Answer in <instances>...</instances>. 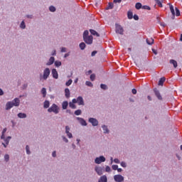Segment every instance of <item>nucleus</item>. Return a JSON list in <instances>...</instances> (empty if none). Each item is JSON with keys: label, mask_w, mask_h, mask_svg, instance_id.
Masks as SVG:
<instances>
[{"label": "nucleus", "mask_w": 182, "mask_h": 182, "mask_svg": "<svg viewBox=\"0 0 182 182\" xmlns=\"http://www.w3.org/2000/svg\"><path fill=\"white\" fill-rule=\"evenodd\" d=\"M74 114H75V116H80V114H82V109L75 110Z\"/></svg>", "instance_id": "35"}, {"label": "nucleus", "mask_w": 182, "mask_h": 182, "mask_svg": "<svg viewBox=\"0 0 182 182\" xmlns=\"http://www.w3.org/2000/svg\"><path fill=\"white\" fill-rule=\"evenodd\" d=\"M102 130H103V133L104 134H109V133H110V130L109 129V127H107V125L106 124H102L101 126Z\"/></svg>", "instance_id": "12"}, {"label": "nucleus", "mask_w": 182, "mask_h": 182, "mask_svg": "<svg viewBox=\"0 0 182 182\" xmlns=\"http://www.w3.org/2000/svg\"><path fill=\"white\" fill-rule=\"evenodd\" d=\"M90 32L91 35H93L94 36H97V37L100 36V35L98 34L97 32L93 29H90Z\"/></svg>", "instance_id": "26"}, {"label": "nucleus", "mask_w": 182, "mask_h": 182, "mask_svg": "<svg viewBox=\"0 0 182 182\" xmlns=\"http://www.w3.org/2000/svg\"><path fill=\"white\" fill-rule=\"evenodd\" d=\"M169 8L172 15H176V11H174V6H173L171 4H169Z\"/></svg>", "instance_id": "33"}, {"label": "nucleus", "mask_w": 182, "mask_h": 182, "mask_svg": "<svg viewBox=\"0 0 182 182\" xmlns=\"http://www.w3.org/2000/svg\"><path fill=\"white\" fill-rule=\"evenodd\" d=\"M170 63L171 65H173L175 68L178 66L177 61H176V60H170Z\"/></svg>", "instance_id": "27"}, {"label": "nucleus", "mask_w": 182, "mask_h": 182, "mask_svg": "<svg viewBox=\"0 0 182 182\" xmlns=\"http://www.w3.org/2000/svg\"><path fill=\"white\" fill-rule=\"evenodd\" d=\"M50 75V69L49 68H46L44 69L43 74L40 75V80H48V77H49Z\"/></svg>", "instance_id": "1"}, {"label": "nucleus", "mask_w": 182, "mask_h": 182, "mask_svg": "<svg viewBox=\"0 0 182 182\" xmlns=\"http://www.w3.org/2000/svg\"><path fill=\"white\" fill-rule=\"evenodd\" d=\"M59 106L56 104H53L48 109V113H54L55 114H58L59 113Z\"/></svg>", "instance_id": "2"}, {"label": "nucleus", "mask_w": 182, "mask_h": 182, "mask_svg": "<svg viewBox=\"0 0 182 182\" xmlns=\"http://www.w3.org/2000/svg\"><path fill=\"white\" fill-rule=\"evenodd\" d=\"M26 153L28 154V156L31 155V147L29 145L26 146Z\"/></svg>", "instance_id": "29"}, {"label": "nucleus", "mask_w": 182, "mask_h": 182, "mask_svg": "<svg viewBox=\"0 0 182 182\" xmlns=\"http://www.w3.org/2000/svg\"><path fill=\"white\" fill-rule=\"evenodd\" d=\"M68 132H70V127H69V126H65V133Z\"/></svg>", "instance_id": "58"}, {"label": "nucleus", "mask_w": 182, "mask_h": 182, "mask_svg": "<svg viewBox=\"0 0 182 182\" xmlns=\"http://www.w3.org/2000/svg\"><path fill=\"white\" fill-rule=\"evenodd\" d=\"M142 9H146L147 11H150L151 8L149 6H143Z\"/></svg>", "instance_id": "52"}, {"label": "nucleus", "mask_w": 182, "mask_h": 182, "mask_svg": "<svg viewBox=\"0 0 182 182\" xmlns=\"http://www.w3.org/2000/svg\"><path fill=\"white\" fill-rule=\"evenodd\" d=\"M112 170H117V168H119V166L118 165H112Z\"/></svg>", "instance_id": "53"}, {"label": "nucleus", "mask_w": 182, "mask_h": 182, "mask_svg": "<svg viewBox=\"0 0 182 182\" xmlns=\"http://www.w3.org/2000/svg\"><path fill=\"white\" fill-rule=\"evenodd\" d=\"M127 16H128V19H133V12L128 11Z\"/></svg>", "instance_id": "36"}, {"label": "nucleus", "mask_w": 182, "mask_h": 182, "mask_svg": "<svg viewBox=\"0 0 182 182\" xmlns=\"http://www.w3.org/2000/svg\"><path fill=\"white\" fill-rule=\"evenodd\" d=\"M68 106H69V102H68V101H64L62 103V109L63 110H66V109H68Z\"/></svg>", "instance_id": "19"}, {"label": "nucleus", "mask_w": 182, "mask_h": 182, "mask_svg": "<svg viewBox=\"0 0 182 182\" xmlns=\"http://www.w3.org/2000/svg\"><path fill=\"white\" fill-rule=\"evenodd\" d=\"M71 103H74V104L77 103V99L76 98L73 99Z\"/></svg>", "instance_id": "60"}, {"label": "nucleus", "mask_w": 182, "mask_h": 182, "mask_svg": "<svg viewBox=\"0 0 182 182\" xmlns=\"http://www.w3.org/2000/svg\"><path fill=\"white\" fill-rule=\"evenodd\" d=\"M51 56H56V50H53L51 52Z\"/></svg>", "instance_id": "57"}, {"label": "nucleus", "mask_w": 182, "mask_h": 182, "mask_svg": "<svg viewBox=\"0 0 182 182\" xmlns=\"http://www.w3.org/2000/svg\"><path fill=\"white\" fill-rule=\"evenodd\" d=\"M100 87L101 89H102L103 90H107V85H105V84H101L100 85Z\"/></svg>", "instance_id": "43"}, {"label": "nucleus", "mask_w": 182, "mask_h": 182, "mask_svg": "<svg viewBox=\"0 0 182 182\" xmlns=\"http://www.w3.org/2000/svg\"><path fill=\"white\" fill-rule=\"evenodd\" d=\"M83 41L87 43V45H92V43H93V36H89L88 37H85L83 38Z\"/></svg>", "instance_id": "6"}, {"label": "nucleus", "mask_w": 182, "mask_h": 182, "mask_svg": "<svg viewBox=\"0 0 182 182\" xmlns=\"http://www.w3.org/2000/svg\"><path fill=\"white\" fill-rule=\"evenodd\" d=\"M79 46L81 50H85V48H86V43H85L84 42L80 43Z\"/></svg>", "instance_id": "30"}, {"label": "nucleus", "mask_w": 182, "mask_h": 182, "mask_svg": "<svg viewBox=\"0 0 182 182\" xmlns=\"http://www.w3.org/2000/svg\"><path fill=\"white\" fill-rule=\"evenodd\" d=\"M146 42L147 45H153V43H154V39L152 38H146Z\"/></svg>", "instance_id": "22"}, {"label": "nucleus", "mask_w": 182, "mask_h": 182, "mask_svg": "<svg viewBox=\"0 0 182 182\" xmlns=\"http://www.w3.org/2000/svg\"><path fill=\"white\" fill-rule=\"evenodd\" d=\"M65 96L66 99H69V97H70V90H69V88L65 89Z\"/></svg>", "instance_id": "18"}, {"label": "nucleus", "mask_w": 182, "mask_h": 182, "mask_svg": "<svg viewBox=\"0 0 182 182\" xmlns=\"http://www.w3.org/2000/svg\"><path fill=\"white\" fill-rule=\"evenodd\" d=\"M11 103L15 107H19V105H21V100H19L18 97H16L11 101Z\"/></svg>", "instance_id": "8"}, {"label": "nucleus", "mask_w": 182, "mask_h": 182, "mask_svg": "<svg viewBox=\"0 0 182 182\" xmlns=\"http://www.w3.org/2000/svg\"><path fill=\"white\" fill-rule=\"evenodd\" d=\"M98 182H107V176L106 175L102 176L98 180Z\"/></svg>", "instance_id": "20"}, {"label": "nucleus", "mask_w": 182, "mask_h": 182, "mask_svg": "<svg viewBox=\"0 0 182 182\" xmlns=\"http://www.w3.org/2000/svg\"><path fill=\"white\" fill-rule=\"evenodd\" d=\"M18 117L19 119H26L27 117V115L25 113H23V112H19L18 114H17Z\"/></svg>", "instance_id": "21"}, {"label": "nucleus", "mask_w": 182, "mask_h": 182, "mask_svg": "<svg viewBox=\"0 0 182 182\" xmlns=\"http://www.w3.org/2000/svg\"><path fill=\"white\" fill-rule=\"evenodd\" d=\"M105 161H106V158L104 156H100L95 159V164H102V163H105Z\"/></svg>", "instance_id": "5"}, {"label": "nucleus", "mask_w": 182, "mask_h": 182, "mask_svg": "<svg viewBox=\"0 0 182 182\" xmlns=\"http://www.w3.org/2000/svg\"><path fill=\"white\" fill-rule=\"evenodd\" d=\"M51 75L54 79H58L59 77V74H58V70H56V69L55 68L52 69Z\"/></svg>", "instance_id": "14"}, {"label": "nucleus", "mask_w": 182, "mask_h": 182, "mask_svg": "<svg viewBox=\"0 0 182 182\" xmlns=\"http://www.w3.org/2000/svg\"><path fill=\"white\" fill-rule=\"evenodd\" d=\"M66 50H67V48L65 47H63L60 48V52L62 53H65V52H66Z\"/></svg>", "instance_id": "51"}, {"label": "nucleus", "mask_w": 182, "mask_h": 182, "mask_svg": "<svg viewBox=\"0 0 182 182\" xmlns=\"http://www.w3.org/2000/svg\"><path fill=\"white\" fill-rule=\"evenodd\" d=\"M136 9H141L143 8V6L141 5V3L138 2L135 4Z\"/></svg>", "instance_id": "31"}, {"label": "nucleus", "mask_w": 182, "mask_h": 182, "mask_svg": "<svg viewBox=\"0 0 182 182\" xmlns=\"http://www.w3.org/2000/svg\"><path fill=\"white\" fill-rule=\"evenodd\" d=\"M11 139H12L11 136H7L4 139V143H2V145L4 146V147H5V149H6V147L8 146V144H9V141H11Z\"/></svg>", "instance_id": "13"}, {"label": "nucleus", "mask_w": 182, "mask_h": 182, "mask_svg": "<svg viewBox=\"0 0 182 182\" xmlns=\"http://www.w3.org/2000/svg\"><path fill=\"white\" fill-rule=\"evenodd\" d=\"M132 92L133 95H136L137 93V90L134 88V89H132Z\"/></svg>", "instance_id": "61"}, {"label": "nucleus", "mask_w": 182, "mask_h": 182, "mask_svg": "<svg viewBox=\"0 0 182 182\" xmlns=\"http://www.w3.org/2000/svg\"><path fill=\"white\" fill-rule=\"evenodd\" d=\"M19 28L21 29H26V24L25 23V21L23 20L21 23H20V26H19Z\"/></svg>", "instance_id": "25"}, {"label": "nucleus", "mask_w": 182, "mask_h": 182, "mask_svg": "<svg viewBox=\"0 0 182 182\" xmlns=\"http://www.w3.org/2000/svg\"><path fill=\"white\" fill-rule=\"evenodd\" d=\"M73 81L72 80V79H70L68 81H67L66 82H65V85H67V86H70V85H72V82H73Z\"/></svg>", "instance_id": "49"}, {"label": "nucleus", "mask_w": 182, "mask_h": 182, "mask_svg": "<svg viewBox=\"0 0 182 182\" xmlns=\"http://www.w3.org/2000/svg\"><path fill=\"white\" fill-rule=\"evenodd\" d=\"M96 53H97V50L92 51V53H91V56H95V55H96Z\"/></svg>", "instance_id": "59"}, {"label": "nucleus", "mask_w": 182, "mask_h": 182, "mask_svg": "<svg viewBox=\"0 0 182 182\" xmlns=\"http://www.w3.org/2000/svg\"><path fill=\"white\" fill-rule=\"evenodd\" d=\"M76 119L78 120L81 126H87V122H86V120H85V119L77 117H76Z\"/></svg>", "instance_id": "9"}, {"label": "nucleus", "mask_w": 182, "mask_h": 182, "mask_svg": "<svg viewBox=\"0 0 182 182\" xmlns=\"http://www.w3.org/2000/svg\"><path fill=\"white\" fill-rule=\"evenodd\" d=\"M54 65L55 68H60V66H62V62L59 60L54 61Z\"/></svg>", "instance_id": "28"}, {"label": "nucleus", "mask_w": 182, "mask_h": 182, "mask_svg": "<svg viewBox=\"0 0 182 182\" xmlns=\"http://www.w3.org/2000/svg\"><path fill=\"white\" fill-rule=\"evenodd\" d=\"M114 163H115L116 164H120V160H119V159H114Z\"/></svg>", "instance_id": "54"}, {"label": "nucleus", "mask_w": 182, "mask_h": 182, "mask_svg": "<svg viewBox=\"0 0 182 182\" xmlns=\"http://www.w3.org/2000/svg\"><path fill=\"white\" fill-rule=\"evenodd\" d=\"M88 122L92 124L93 127H96L97 126H99V121L96 118L90 117L88 119Z\"/></svg>", "instance_id": "4"}, {"label": "nucleus", "mask_w": 182, "mask_h": 182, "mask_svg": "<svg viewBox=\"0 0 182 182\" xmlns=\"http://www.w3.org/2000/svg\"><path fill=\"white\" fill-rule=\"evenodd\" d=\"M95 171H96L97 174H98V176H102V174H103V168H102L100 166H96L95 168Z\"/></svg>", "instance_id": "15"}, {"label": "nucleus", "mask_w": 182, "mask_h": 182, "mask_svg": "<svg viewBox=\"0 0 182 182\" xmlns=\"http://www.w3.org/2000/svg\"><path fill=\"white\" fill-rule=\"evenodd\" d=\"M52 157H56V151L52 152Z\"/></svg>", "instance_id": "63"}, {"label": "nucleus", "mask_w": 182, "mask_h": 182, "mask_svg": "<svg viewBox=\"0 0 182 182\" xmlns=\"http://www.w3.org/2000/svg\"><path fill=\"white\" fill-rule=\"evenodd\" d=\"M105 171H106L107 173H110V171H112V168H110V166H107L105 167Z\"/></svg>", "instance_id": "48"}, {"label": "nucleus", "mask_w": 182, "mask_h": 182, "mask_svg": "<svg viewBox=\"0 0 182 182\" xmlns=\"http://www.w3.org/2000/svg\"><path fill=\"white\" fill-rule=\"evenodd\" d=\"M41 92V94L43 95V97H46V88L43 87Z\"/></svg>", "instance_id": "32"}, {"label": "nucleus", "mask_w": 182, "mask_h": 182, "mask_svg": "<svg viewBox=\"0 0 182 182\" xmlns=\"http://www.w3.org/2000/svg\"><path fill=\"white\" fill-rule=\"evenodd\" d=\"M156 4L160 6V8H163V4H161V1L160 0H155Z\"/></svg>", "instance_id": "44"}, {"label": "nucleus", "mask_w": 182, "mask_h": 182, "mask_svg": "<svg viewBox=\"0 0 182 182\" xmlns=\"http://www.w3.org/2000/svg\"><path fill=\"white\" fill-rule=\"evenodd\" d=\"M4 161L6 163H8L9 161V154H6L4 155Z\"/></svg>", "instance_id": "41"}, {"label": "nucleus", "mask_w": 182, "mask_h": 182, "mask_svg": "<svg viewBox=\"0 0 182 182\" xmlns=\"http://www.w3.org/2000/svg\"><path fill=\"white\" fill-rule=\"evenodd\" d=\"M14 107V105L11 102V101H9L6 104V110H11V109H12V107Z\"/></svg>", "instance_id": "17"}, {"label": "nucleus", "mask_w": 182, "mask_h": 182, "mask_svg": "<svg viewBox=\"0 0 182 182\" xmlns=\"http://www.w3.org/2000/svg\"><path fill=\"white\" fill-rule=\"evenodd\" d=\"M49 11H50V12H55L56 11V8L53 6H50L49 7Z\"/></svg>", "instance_id": "38"}, {"label": "nucleus", "mask_w": 182, "mask_h": 182, "mask_svg": "<svg viewBox=\"0 0 182 182\" xmlns=\"http://www.w3.org/2000/svg\"><path fill=\"white\" fill-rule=\"evenodd\" d=\"M90 79L92 82H94L95 79H96V74H91Z\"/></svg>", "instance_id": "39"}, {"label": "nucleus", "mask_w": 182, "mask_h": 182, "mask_svg": "<svg viewBox=\"0 0 182 182\" xmlns=\"http://www.w3.org/2000/svg\"><path fill=\"white\" fill-rule=\"evenodd\" d=\"M85 85L86 86H88V87H93V83L90 81H86Z\"/></svg>", "instance_id": "37"}, {"label": "nucleus", "mask_w": 182, "mask_h": 182, "mask_svg": "<svg viewBox=\"0 0 182 182\" xmlns=\"http://www.w3.org/2000/svg\"><path fill=\"white\" fill-rule=\"evenodd\" d=\"M119 164L122 167H124V168H126L127 167V164H126V162L124 161L120 162Z\"/></svg>", "instance_id": "42"}, {"label": "nucleus", "mask_w": 182, "mask_h": 182, "mask_svg": "<svg viewBox=\"0 0 182 182\" xmlns=\"http://www.w3.org/2000/svg\"><path fill=\"white\" fill-rule=\"evenodd\" d=\"M175 11H176V16H180V10L178 9V8L176 7Z\"/></svg>", "instance_id": "46"}, {"label": "nucleus", "mask_w": 182, "mask_h": 182, "mask_svg": "<svg viewBox=\"0 0 182 182\" xmlns=\"http://www.w3.org/2000/svg\"><path fill=\"white\" fill-rule=\"evenodd\" d=\"M62 139L63 141H65V143H69V139H68V138H66V136H62Z\"/></svg>", "instance_id": "47"}, {"label": "nucleus", "mask_w": 182, "mask_h": 182, "mask_svg": "<svg viewBox=\"0 0 182 182\" xmlns=\"http://www.w3.org/2000/svg\"><path fill=\"white\" fill-rule=\"evenodd\" d=\"M55 63V57L52 56L49 58L48 61L46 63V66H50Z\"/></svg>", "instance_id": "16"}, {"label": "nucleus", "mask_w": 182, "mask_h": 182, "mask_svg": "<svg viewBox=\"0 0 182 182\" xmlns=\"http://www.w3.org/2000/svg\"><path fill=\"white\" fill-rule=\"evenodd\" d=\"M115 32H116V33H119V35H124V29L123 28V27L122 26L116 23L115 24Z\"/></svg>", "instance_id": "3"}, {"label": "nucleus", "mask_w": 182, "mask_h": 182, "mask_svg": "<svg viewBox=\"0 0 182 182\" xmlns=\"http://www.w3.org/2000/svg\"><path fill=\"white\" fill-rule=\"evenodd\" d=\"M4 90H2V88H0V96H4Z\"/></svg>", "instance_id": "62"}, {"label": "nucleus", "mask_w": 182, "mask_h": 182, "mask_svg": "<svg viewBox=\"0 0 182 182\" xmlns=\"http://www.w3.org/2000/svg\"><path fill=\"white\" fill-rule=\"evenodd\" d=\"M77 103L78 106H85V101L83 100V97L82 96L77 97Z\"/></svg>", "instance_id": "11"}, {"label": "nucleus", "mask_w": 182, "mask_h": 182, "mask_svg": "<svg viewBox=\"0 0 182 182\" xmlns=\"http://www.w3.org/2000/svg\"><path fill=\"white\" fill-rule=\"evenodd\" d=\"M152 52L153 53H154L155 55H157V50L154 49V48H152Z\"/></svg>", "instance_id": "64"}, {"label": "nucleus", "mask_w": 182, "mask_h": 182, "mask_svg": "<svg viewBox=\"0 0 182 182\" xmlns=\"http://www.w3.org/2000/svg\"><path fill=\"white\" fill-rule=\"evenodd\" d=\"M113 3H109L108 6L107 7V9H113Z\"/></svg>", "instance_id": "50"}, {"label": "nucleus", "mask_w": 182, "mask_h": 182, "mask_svg": "<svg viewBox=\"0 0 182 182\" xmlns=\"http://www.w3.org/2000/svg\"><path fill=\"white\" fill-rule=\"evenodd\" d=\"M154 92L159 100H163V97H161V94H160V91L157 88L154 89Z\"/></svg>", "instance_id": "10"}, {"label": "nucleus", "mask_w": 182, "mask_h": 182, "mask_svg": "<svg viewBox=\"0 0 182 182\" xmlns=\"http://www.w3.org/2000/svg\"><path fill=\"white\" fill-rule=\"evenodd\" d=\"M114 180L116 182H123L124 181V177L120 174L114 176Z\"/></svg>", "instance_id": "7"}, {"label": "nucleus", "mask_w": 182, "mask_h": 182, "mask_svg": "<svg viewBox=\"0 0 182 182\" xmlns=\"http://www.w3.org/2000/svg\"><path fill=\"white\" fill-rule=\"evenodd\" d=\"M89 37V31L85 30L83 33L82 38L85 39V38Z\"/></svg>", "instance_id": "34"}, {"label": "nucleus", "mask_w": 182, "mask_h": 182, "mask_svg": "<svg viewBox=\"0 0 182 182\" xmlns=\"http://www.w3.org/2000/svg\"><path fill=\"white\" fill-rule=\"evenodd\" d=\"M68 139H73V135L70 133V131L65 132Z\"/></svg>", "instance_id": "40"}, {"label": "nucleus", "mask_w": 182, "mask_h": 182, "mask_svg": "<svg viewBox=\"0 0 182 182\" xmlns=\"http://www.w3.org/2000/svg\"><path fill=\"white\" fill-rule=\"evenodd\" d=\"M69 106L71 107V109H76V105L72 102H69Z\"/></svg>", "instance_id": "45"}, {"label": "nucleus", "mask_w": 182, "mask_h": 182, "mask_svg": "<svg viewBox=\"0 0 182 182\" xmlns=\"http://www.w3.org/2000/svg\"><path fill=\"white\" fill-rule=\"evenodd\" d=\"M132 18H134V21H139V16L136 14H134Z\"/></svg>", "instance_id": "55"}, {"label": "nucleus", "mask_w": 182, "mask_h": 182, "mask_svg": "<svg viewBox=\"0 0 182 182\" xmlns=\"http://www.w3.org/2000/svg\"><path fill=\"white\" fill-rule=\"evenodd\" d=\"M164 82H166V77H163L159 80V86H163Z\"/></svg>", "instance_id": "24"}, {"label": "nucleus", "mask_w": 182, "mask_h": 182, "mask_svg": "<svg viewBox=\"0 0 182 182\" xmlns=\"http://www.w3.org/2000/svg\"><path fill=\"white\" fill-rule=\"evenodd\" d=\"M28 19H33V16L31 15V14H27L26 16Z\"/></svg>", "instance_id": "56"}, {"label": "nucleus", "mask_w": 182, "mask_h": 182, "mask_svg": "<svg viewBox=\"0 0 182 182\" xmlns=\"http://www.w3.org/2000/svg\"><path fill=\"white\" fill-rule=\"evenodd\" d=\"M49 106H50V102L48 100H46L43 102V107H44V109H48Z\"/></svg>", "instance_id": "23"}]
</instances>
